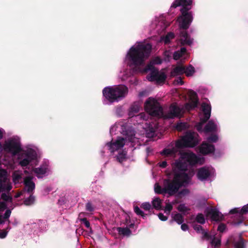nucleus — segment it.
Here are the masks:
<instances>
[{
	"mask_svg": "<svg viewBox=\"0 0 248 248\" xmlns=\"http://www.w3.org/2000/svg\"><path fill=\"white\" fill-rule=\"evenodd\" d=\"M192 0H175L171 5L170 8H176L181 6L180 14L177 17L180 29L179 42L181 46H190L193 43L187 31L193 20V14L190 10L192 7Z\"/></svg>",
	"mask_w": 248,
	"mask_h": 248,
	"instance_id": "1",
	"label": "nucleus"
},
{
	"mask_svg": "<svg viewBox=\"0 0 248 248\" xmlns=\"http://www.w3.org/2000/svg\"><path fill=\"white\" fill-rule=\"evenodd\" d=\"M152 48V45L149 43H140L130 48L127 53L128 58L131 64L135 66L136 71L145 73L157 69L151 61L144 68L140 67L145 65V61L150 56Z\"/></svg>",
	"mask_w": 248,
	"mask_h": 248,
	"instance_id": "2",
	"label": "nucleus"
},
{
	"mask_svg": "<svg viewBox=\"0 0 248 248\" xmlns=\"http://www.w3.org/2000/svg\"><path fill=\"white\" fill-rule=\"evenodd\" d=\"M128 88L124 85L114 87H105L103 90V94L109 102H118L124 98L128 93Z\"/></svg>",
	"mask_w": 248,
	"mask_h": 248,
	"instance_id": "3",
	"label": "nucleus"
},
{
	"mask_svg": "<svg viewBox=\"0 0 248 248\" xmlns=\"http://www.w3.org/2000/svg\"><path fill=\"white\" fill-rule=\"evenodd\" d=\"M171 166L174 176L176 174H180L181 176L180 179H182L183 182L190 183L194 173L193 171L186 172L188 170L187 163L181 156L172 163Z\"/></svg>",
	"mask_w": 248,
	"mask_h": 248,
	"instance_id": "4",
	"label": "nucleus"
},
{
	"mask_svg": "<svg viewBox=\"0 0 248 248\" xmlns=\"http://www.w3.org/2000/svg\"><path fill=\"white\" fill-rule=\"evenodd\" d=\"M180 174H176L173 176L172 180L169 179H165L163 181V186L166 193L170 196L174 195L178 192L179 188L183 186L188 185L189 183L183 182L182 179H180Z\"/></svg>",
	"mask_w": 248,
	"mask_h": 248,
	"instance_id": "5",
	"label": "nucleus"
},
{
	"mask_svg": "<svg viewBox=\"0 0 248 248\" xmlns=\"http://www.w3.org/2000/svg\"><path fill=\"white\" fill-rule=\"evenodd\" d=\"M198 137L195 132H186L180 139L176 141V147L181 149L194 147L199 143Z\"/></svg>",
	"mask_w": 248,
	"mask_h": 248,
	"instance_id": "6",
	"label": "nucleus"
},
{
	"mask_svg": "<svg viewBox=\"0 0 248 248\" xmlns=\"http://www.w3.org/2000/svg\"><path fill=\"white\" fill-rule=\"evenodd\" d=\"M145 111L151 116L161 118L163 117V108L155 99L149 97L144 104Z\"/></svg>",
	"mask_w": 248,
	"mask_h": 248,
	"instance_id": "7",
	"label": "nucleus"
},
{
	"mask_svg": "<svg viewBox=\"0 0 248 248\" xmlns=\"http://www.w3.org/2000/svg\"><path fill=\"white\" fill-rule=\"evenodd\" d=\"M3 150L13 155H16L22 151V148L19 142L11 140L5 142L3 145Z\"/></svg>",
	"mask_w": 248,
	"mask_h": 248,
	"instance_id": "8",
	"label": "nucleus"
},
{
	"mask_svg": "<svg viewBox=\"0 0 248 248\" xmlns=\"http://www.w3.org/2000/svg\"><path fill=\"white\" fill-rule=\"evenodd\" d=\"M248 213V204L244 205L241 209L235 208L230 210L229 213L230 214H235V219H234V224L237 225L242 223L244 220V215H246Z\"/></svg>",
	"mask_w": 248,
	"mask_h": 248,
	"instance_id": "9",
	"label": "nucleus"
},
{
	"mask_svg": "<svg viewBox=\"0 0 248 248\" xmlns=\"http://www.w3.org/2000/svg\"><path fill=\"white\" fill-rule=\"evenodd\" d=\"M7 173L6 170L0 169V193L5 191L9 192L12 188L8 180Z\"/></svg>",
	"mask_w": 248,
	"mask_h": 248,
	"instance_id": "10",
	"label": "nucleus"
},
{
	"mask_svg": "<svg viewBox=\"0 0 248 248\" xmlns=\"http://www.w3.org/2000/svg\"><path fill=\"white\" fill-rule=\"evenodd\" d=\"M167 78L164 72H161L157 70H154L147 76V79L150 81H156L157 83H163Z\"/></svg>",
	"mask_w": 248,
	"mask_h": 248,
	"instance_id": "11",
	"label": "nucleus"
},
{
	"mask_svg": "<svg viewBox=\"0 0 248 248\" xmlns=\"http://www.w3.org/2000/svg\"><path fill=\"white\" fill-rule=\"evenodd\" d=\"M189 101L185 104V108L188 111L193 109L197 107L199 103V99L197 93L190 90L188 92Z\"/></svg>",
	"mask_w": 248,
	"mask_h": 248,
	"instance_id": "12",
	"label": "nucleus"
},
{
	"mask_svg": "<svg viewBox=\"0 0 248 248\" xmlns=\"http://www.w3.org/2000/svg\"><path fill=\"white\" fill-rule=\"evenodd\" d=\"M125 142V139L123 137H118L116 141L113 142H107L106 146L108 148V150L111 153H114L115 151L123 148Z\"/></svg>",
	"mask_w": 248,
	"mask_h": 248,
	"instance_id": "13",
	"label": "nucleus"
},
{
	"mask_svg": "<svg viewBox=\"0 0 248 248\" xmlns=\"http://www.w3.org/2000/svg\"><path fill=\"white\" fill-rule=\"evenodd\" d=\"M211 175L210 171L205 167L199 168L197 172V177L201 181L207 180L210 177Z\"/></svg>",
	"mask_w": 248,
	"mask_h": 248,
	"instance_id": "14",
	"label": "nucleus"
},
{
	"mask_svg": "<svg viewBox=\"0 0 248 248\" xmlns=\"http://www.w3.org/2000/svg\"><path fill=\"white\" fill-rule=\"evenodd\" d=\"M181 155L183 158V159H185V160H186V162L187 163V166L188 164H189L190 165H193L197 163V157L196 155L193 153H181Z\"/></svg>",
	"mask_w": 248,
	"mask_h": 248,
	"instance_id": "15",
	"label": "nucleus"
},
{
	"mask_svg": "<svg viewBox=\"0 0 248 248\" xmlns=\"http://www.w3.org/2000/svg\"><path fill=\"white\" fill-rule=\"evenodd\" d=\"M25 189L30 194H31L35 189V183L32 181V176H27L24 179Z\"/></svg>",
	"mask_w": 248,
	"mask_h": 248,
	"instance_id": "16",
	"label": "nucleus"
},
{
	"mask_svg": "<svg viewBox=\"0 0 248 248\" xmlns=\"http://www.w3.org/2000/svg\"><path fill=\"white\" fill-rule=\"evenodd\" d=\"M211 219L215 221H220L224 219L223 215L216 208H211L207 213Z\"/></svg>",
	"mask_w": 248,
	"mask_h": 248,
	"instance_id": "17",
	"label": "nucleus"
},
{
	"mask_svg": "<svg viewBox=\"0 0 248 248\" xmlns=\"http://www.w3.org/2000/svg\"><path fill=\"white\" fill-rule=\"evenodd\" d=\"M200 152L203 155L213 153L215 150V146L206 142H203L199 147Z\"/></svg>",
	"mask_w": 248,
	"mask_h": 248,
	"instance_id": "18",
	"label": "nucleus"
},
{
	"mask_svg": "<svg viewBox=\"0 0 248 248\" xmlns=\"http://www.w3.org/2000/svg\"><path fill=\"white\" fill-rule=\"evenodd\" d=\"M181 109L177 106L172 104L170 108V112L165 117L166 118H174L179 117L181 115Z\"/></svg>",
	"mask_w": 248,
	"mask_h": 248,
	"instance_id": "19",
	"label": "nucleus"
},
{
	"mask_svg": "<svg viewBox=\"0 0 248 248\" xmlns=\"http://www.w3.org/2000/svg\"><path fill=\"white\" fill-rule=\"evenodd\" d=\"M202 108L203 113V116L202 118L205 119V121H208L211 116V106L206 103H202Z\"/></svg>",
	"mask_w": 248,
	"mask_h": 248,
	"instance_id": "20",
	"label": "nucleus"
},
{
	"mask_svg": "<svg viewBox=\"0 0 248 248\" xmlns=\"http://www.w3.org/2000/svg\"><path fill=\"white\" fill-rule=\"evenodd\" d=\"M193 228L197 233H201L202 235V239L209 240L211 238V236L208 232L205 231L202 226L198 224H195L193 225Z\"/></svg>",
	"mask_w": 248,
	"mask_h": 248,
	"instance_id": "21",
	"label": "nucleus"
},
{
	"mask_svg": "<svg viewBox=\"0 0 248 248\" xmlns=\"http://www.w3.org/2000/svg\"><path fill=\"white\" fill-rule=\"evenodd\" d=\"M185 66L183 65H178L174 68L170 72L171 77H175L181 75L185 73Z\"/></svg>",
	"mask_w": 248,
	"mask_h": 248,
	"instance_id": "22",
	"label": "nucleus"
},
{
	"mask_svg": "<svg viewBox=\"0 0 248 248\" xmlns=\"http://www.w3.org/2000/svg\"><path fill=\"white\" fill-rule=\"evenodd\" d=\"M178 149H179L176 148L175 145L174 147H173L171 149H164L161 152V154L162 155H165L167 156H174L177 152Z\"/></svg>",
	"mask_w": 248,
	"mask_h": 248,
	"instance_id": "23",
	"label": "nucleus"
},
{
	"mask_svg": "<svg viewBox=\"0 0 248 248\" xmlns=\"http://www.w3.org/2000/svg\"><path fill=\"white\" fill-rule=\"evenodd\" d=\"M217 125L213 121H209L204 128L205 132L208 133L216 130Z\"/></svg>",
	"mask_w": 248,
	"mask_h": 248,
	"instance_id": "24",
	"label": "nucleus"
},
{
	"mask_svg": "<svg viewBox=\"0 0 248 248\" xmlns=\"http://www.w3.org/2000/svg\"><path fill=\"white\" fill-rule=\"evenodd\" d=\"M140 107L139 104L137 102L134 103L130 108L129 112V116L130 117H133L135 114L137 113L140 111Z\"/></svg>",
	"mask_w": 248,
	"mask_h": 248,
	"instance_id": "25",
	"label": "nucleus"
},
{
	"mask_svg": "<svg viewBox=\"0 0 248 248\" xmlns=\"http://www.w3.org/2000/svg\"><path fill=\"white\" fill-rule=\"evenodd\" d=\"M186 53V49L185 47H182L180 50L174 52L173 58L175 60H179L181 57Z\"/></svg>",
	"mask_w": 248,
	"mask_h": 248,
	"instance_id": "26",
	"label": "nucleus"
},
{
	"mask_svg": "<svg viewBox=\"0 0 248 248\" xmlns=\"http://www.w3.org/2000/svg\"><path fill=\"white\" fill-rule=\"evenodd\" d=\"M174 221L176 222L179 225L182 224L184 221L183 216L179 213L175 214L172 217V219L170 221V223L172 224Z\"/></svg>",
	"mask_w": 248,
	"mask_h": 248,
	"instance_id": "27",
	"label": "nucleus"
},
{
	"mask_svg": "<svg viewBox=\"0 0 248 248\" xmlns=\"http://www.w3.org/2000/svg\"><path fill=\"white\" fill-rule=\"evenodd\" d=\"M47 170V168L44 167H40L38 168H35L33 170V171L36 174V176L38 178H42L43 175H44Z\"/></svg>",
	"mask_w": 248,
	"mask_h": 248,
	"instance_id": "28",
	"label": "nucleus"
},
{
	"mask_svg": "<svg viewBox=\"0 0 248 248\" xmlns=\"http://www.w3.org/2000/svg\"><path fill=\"white\" fill-rule=\"evenodd\" d=\"M117 231L120 234H122L124 236H129L131 234V230L127 227H117Z\"/></svg>",
	"mask_w": 248,
	"mask_h": 248,
	"instance_id": "29",
	"label": "nucleus"
},
{
	"mask_svg": "<svg viewBox=\"0 0 248 248\" xmlns=\"http://www.w3.org/2000/svg\"><path fill=\"white\" fill-rule=\"evenodd\" d=\"M233 245L234 248H245L244 239L241 236H240L237 241L233 242Z\"/></svg>",
	"mask_w": 248,
	"mask_h": 248,
	"instance_id": "30",
	"label": "nucleus"
},
{
	"mask_svg": "<svg viewBox=\"0 0 248 248\" xmlns=\"http://www.w3.org/2000/svg\"><path fill=\"white\" fill-rule=\"evenodd\" d=\"M207 121H205V119L203 118H200V122L196 124V129L200 132L203 131V125L206 123Z\"/></svg>",
	"mask_w": 248,
	"mask_h": 248,
	"instance_id": "31",
	"label": "nucleus"
},
{
	"mask_svg": "<svg viewBox=\"0 0 248 248\" xmlns=\"http://www.w3.org/2000/svg\"><path fill=\"white\" fill-rule=\"evenodd\" d=\"M185 73L186 76H192L195 72V68L191 65H189L188 66L185 67Z\"/></svg>",
	"mask_w": 248,
	"mask_h": 248,
	"instance_id": "32",
	"label": "nucleus"
},
{
	"mask_svg": "<svg viewBox=\"0 0 248 248\" xmlns=\"http://www.w3.org/2000/svg\"><path fill=\"white\" fill-rule=\"evenodd\" d=\"M161 201L159 198H155L152 202L154 208L157 210L161 209Z\"/></svg>",
	"mask_w": 248,
	"mask_h": 248,
	"instance_id": "33",
	"label": "nucleus"
},
{
	"mask_svg": "<svg viewBox=\"0 0 248 248\" xmlns=\"http://www.w3.org/2000/svg\"><path fill=\"white\" fill-rule=\"evenodd\" d=\"M34 201L35 197L31 194L28 198L25 199L24 203L26 205H31L34 202Z\"/></svg>",
	"mask_w": 248,
	"mask_h": 248,
	"instance_id": "34",
	"label": "nucleus"
},
{
	"mask_svg": "<svg viewBox=\"0 0 248 248\" xmlns=\"http://www.w3.org/2000/svg\"><path fill=\"white\" fill-rule=\"evenodd\" d=\"M175 35L172 32H168L164 37V42L165 44H168L170 42L171 39L174 38Z\"/></svg>",
	"mask_w": 248,
	"mask_h": 248,
	"instance_id": "35",
	"label": "nucleus"
},
{
	"mask_svg": "<svg viewBox=\"0 0 248 248\" xmlns=\"http://www.w3.org/2000/svg\"><path fill=\"white\" fill-rule=\"evenodd\" d=\"M155 191L156 193L161 194H166V191L164 190V186L162 188L160 186H159L158 184L156 183L155 186Z\"/></svg>",
	"mask_w": 248,
	"mask_h": 248,
	"instance_id": "36",
	"label": "nucleus"
},
{
	"mask_svg": "<svg viewBox=\"0 0 248 248\" xmlns=\"http://www.w3.org/2000/svg\"><path fill=\"white\" fill-rule=\"evenodd\" d=\"M211 244L212 246H214V248H218L221 245V240L216 237H214L211 242Z\"/></svg>",
	"mask_w": 248,
	"mask_h": 248,
	"instance_id": "37",
	"label": "nucleus"
},
{
	"mask_svg": "<svg viewBox=\"0 0 248 248\" xmlns=\"http://www.w3.org/2000/svg\"><path fill=\"white\" fill-rule=\"evenodd\" d=\"M195 219L198 223L201 224H203L205 222L204 217L202 213H198Z\"/></svg>",
	"mask_w": 248,
	"mask_h": 248,
	"instance_id": "38",
	"label": "nucleus"
},
{
	"mask_svg": "<svg viewBox=\"0 0 248 248\" xmlns=\"http://www.w3.org/2000/svg\"><path fill=\"white\" fill-rule=\"evenodd\" d=\"M187 128V124L186 123H179L176 126V129L179 131L186 129Z\"/></svg>",
	"mask_w": 248,
	"mask_h": 248,
	"instance_id": "39",
	"label": "nucleus"
},
{
	"mask_svg": "<svg viewBox=\"0 0 248 248\" xmlns=\"http://www.w3.org/2000/svg\"><path fill=\"white\" fill-rule=\"evenodd\" d=\"M25 157L31 161L35 158V154L32 150L29 151L25 154Z\"/></svg>",
	"mask_w": 248,
	"mask_h": 248,
	"instance_id": "40",
	"label": "nucleus"
},
{
	"mask_svg": "<svg viewBox=\"0 0 248 248\" xmlns=\"http://www.w3.org/2000/svg\"><path fill=\"white\" fill-rule=\"evenodd\" d=\"M125 155L126 154L124 151L119 152L116 156L117 161L120 163L123 162L125 159Z\"/></svg>",
	"mask_w": 248,
	"mask_h": 248,
	"instance_id": "41",
	"label": "nucleus"
},
{
	"mask_svg": "<svg viewBox=\"0 0 248 248\" xmlns=\"http://www.w3.org/2000/svg\"><path fill=\"white\" fill-rule=\"evenodd\" d=\"M1 198L4 202H11L13 200V198L11 196L8 195L5 193H2L1 194Z\"/></svg>",
	"mask_w": 248,
	"mask_h": 248,
	"instance_id": "42",
	"label": "nucleus"
},
{
	"mask_svg": "<svg viewBox=\"0 0 248 248\" xmlns=\"http://www.w3.org/2000/svg\"><path fill=\"white\" fill-rule=\"evenodd\" d=\"M134 212L137 215L141 216L143 218H144L147 215V214H144L138 206L134 207Z\"/></svg>",
	"mask_w": 248,
	"mask_h": 248,
	"instance_id": "43",
	"label": "nucleus"
},
{
	"mask_svg": "<svg viewBox=\"0 0 248 248\" xmlns=\"http://www.w3.org/2000/svg\"><path fill=\"white\" fill-rule=\"evenodd\" d=\"M31 162V161L25 157L24 158L20 161L19 164L22 167H26Z\"/></svg>",
	"mask_w": 248,
	"mask_h": 248,
	"instance_id": "44",
	"label": "nucleus"
},
{
	"mask_svg": "<svg viewBox=\"0 0 248 248\" xmlns=\"http://www.w3.org/2000/svg\"><path fill=\"white\" fill-rule=\"evenodd\" d=\"M21 178L20 174L15 172L13 174V179L15 183H19Z\"/></svg>",
	"mask_w": 248,
	"mask_h": 248,
	"instance_id": "45",
	"label": "nucleus"
},
{
	"mask_svg": "<svg viewBox=\"0 0 248 248\" xmlns=\"http://www.w3.org/2000/svg\"><path fill=\"white\" fill-rule=\"evenodd\" d=\"M177 209L179 211L184 213L189 210V209L186 207L184 204H180L178 205Z\"/></svg>",
	"mask_w": 248,
	"mask_h": 248,
	"instance_id": "46",
	"label": "nucleus"
},
{
	"mask_svg": "<svg viewBox=\"0 0 248 248\" xmlns=\"http://www.w3.org/2000/svg\"><path fill=\"white\" fill-rule=\"evenodd\" d=\"M218 140V137L216 135L212 134L207 138L209 142H216Z\"/></svg>",
	"mask_w": 248,
	"mask_h": 248,
	"instance_id": "47",
	"label": "nucleus"
},
{
	"mask_svg": "<svg viewBox=\"0 0 248 248\" xmlns=\"http://www.w3.org/2000/svg\"><path fill=\"white\" fill-rule=\"evenodd\" d=\"M80 221L81 223L83 224L86 228H90V223L87 218L83 217V218H80Z\"/></svg>",
	"mask_w": 248,
	"mask_h": 248,
	"instance_id": "48",
	"label": "nucleus"
},
{
	"mask_svg": "<svg viewBox=\"0 0 248 248\" xmlns=\"http://www.w3.org/2000/svg\"><path fill=\"white\" fill-rule=\"evenodd\" d=\"M140 207L146 211H149L151 209V205L149 202H144L142 203Z\"/></svg>",
	"mask_w": 248,
	"mask_h": 248,
	"instance_id": "49",
	"label": "nucleus"
},
{
	"mask_svg": "<svg viewBox=\"0 0 248 248\" xmlns=\"http://www.w3.org/2000/svg\"><path fill=\"white\" fill-rule=\"evenodd\" d=\"M94 208L93 205H92V204L91 203V202H88L86 204V210L87 211L93 212L94 210Z\"/></svg>",
	"mask_w": 248,
	"mask_h": 248,
	"instance_id": "50",
	"label": "nucleus"
},
{
	"mask_svg": "<svg viewBox=\"0 0 248 248\" xmlns=\"http://www.w3.org/2000/svg\"><path fill=\"white\" fill-rule=\"evenodd\" d=\"M226 228V226L225 224L220 223L217 227V231L220 232H223L225 230Z\"/></svg>",
	"mask_w": 248,
	"mask_h": 248,
	"instance_id": "51",
	"label": "nucleus"
},
{
	"mask_svg": "<svg viewBox=\"0 0 248 248\" xmlns=\"http://www.w3.org/2000/svg\"><path fill=\"white\" fill-rule=\"evenodd\" d=\"M154 64H159L162 62V60L159 57H155L151 61Z\"/></svg>",
	"mask_w": 248,
	"mask_h": 248,
	"instance_id": "52",
	"label": "nucleus"
},
{
	"mask_svg": "<svg viewBox=\"0 0 248 248\" xmlns=\"http://www.w3.org/2000/svg\"><path fill=\"white\" fill-rule=\"evenodd\" d=\"M189 193V190L187 188L183 189L178 192L179 195L185 196Z\"/></svg>",
	"mask_w": 248,
	"mask_h": 248,
	"instance_id": "53",
	"label": "nucleus"
},
{
	"mask_svg": "<svg viewBox=\"0 0 248 248\" xmlns=\"http://www.w3.org/2000/svg\"><path fill=\"white\" fill-rule=\"evenodd\" d=\"M173 207L172 205L170 203H168L166 205L165 207V211H168L169 213H170L171 211L172 210Z\"/></svg>",
	"mask_w": 248,
	"mask_h": 248,
	"instance_id": "54",
	"label": "nucleus"
},
{
	"mask_svg": "<svg viewBox=\"0 0 248 248\" xmlns=\"http://www.w3.org/2000/svg\"><path fill=\"white\" fill-rule=\"evenodd\" d=\"M11 214V211L10 209L6 210V211H5V212L4 214V216H3L4 219H8L10 216Z\"/></svg>",
	"mask_w": 248,
	"mask_h": 248,
	"instance_id": "55",
	"label": "nucleus"
},
{
	"mask_svg": "<svg viewBox=\"0 0 248 248\" xmlns=\"http://www.w3.org/2000/svg\"><path fill=\"white\" fill-rule=\"evenodd\" d=\"M174 82L176 84L183 85L184 84V81L181 77H179L175 79Z\"/></svg>",
	"mask_w": 248,
	"mask_h": 248,
	"instance_id": "56",
	"label": "nucleus"
},
{
	"mask_svg": "<svg viewBox=\"0 0 248 248\" xmlns=\"http://www.w3.org/2000/svg\"><path fill=\"white\" fill-rule=\"evenodd\" d=\"M159 218L162 221H166L168 219V217L163 215V214L160 213L158 214Z\"/></svg>",
	"mask_w": 248,
	"mask_h": 248,
	"instance_id": "57",
	"label": "nucleus"
},
{
	"mask_svg": "<svg viewBox=\"0 0 248 248\" xmlns=\"http://www.w3.org/2000/svg\"><path fill=\"white\" fill-rule=\"evenodd\" d=\"M7 234V232L3 230H0V238H4Z\"/></svg>",
	"mask_w": 248,
	"mask_h": 248,
	"instance_id": "58",
	"label": "nucleus"
},
{
	"mask_svg": "<svg viewBox=\"0 0 248 248\" xmlns=\"http://www.w3.org/2000/svg\"><path fill=\"white\" fill-rule=\"evenodd\" d=\"M7 208V204L5 202H0V211H3Z\"/></svg>",
	"mask_w": 248,
	"mask_h": 248,
	"instance_id": "59",
	"label": "nucleus"
},
{
	"mask_svg": "<svg viewBox=\"0 0 248 248\" xmlns=\"http://www.w3.org/2000/svg\"><path fill=\"white\" fill-rule=\"evenodd\" d=\"M181 228L183 231H186L188 230L189 227L186 224L182 223L181 224Z\"/></svg>",
	"mask_w": 248,
	"mask_h": 248,
	"instance_id": "60",
	"label": "nucleus"
},
{
	"mask_svg": "<svg viewBox=\"0 0 248 248\" xmlns=\"http://www.w3.org/2000/svg\"><path fill=\"white\" fill-rule=\"evenodd\" d=\"M158 165L162 168H165L167 166V162L166 161H163L158 163Z\"/></svg>",
	"mask_w": 248,
	"mask_h": 248,
	"instance_id": "61",
	"label": "nucleus"
},
{
	"mask_svg": "<svg viewBox=\"0 0 248 248\" xmlns=\"http://www.w3.org/2000/svg\"><path fill=\"white\" fill-rule=\"evenodd\" d=\"M85 214V213H83V212H81V213H79V214L78 215V219L80 220V218H83L82 217Z\"/></svg>",
	"mask_w": 248,
	"mask_h": 248,
	"instance_id": "62",
	"label": "nucleus"
},
{
	"mask_svg": "<svg viewBox=\"0 0 248 248\" xmlns=\"http://www.w3.org/2000/svg\"><path fill=\"white\" fill-rule=\"evenodd\" d=\"M3 150V147H2V144L0 142V153Z\"/></svg>",
	"mask_w": 248,
	"mask_h": 248,
	"instance_id": "63",
	"label": "nucleus"
},
{
	"mask_svg": "<svg viewBox=\"0 0 248 248\" xmlns=\"http://www.w3.org/2000/svg\"><path fill=\"white\" fill-rule=\"evenodd\" d=\"M2 222H3V220H2V218H1V217L0 216V224H2Z\"/></svg>",
	"mask_w": 248,
	"mask_h": 248,
	"instance_id": "64",
	"label": "nucleus"
}]
</instances>
